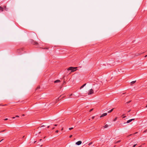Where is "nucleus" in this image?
<instances>
[{
	"label": "nucleus",
	"instance_id": "obj_1",
	"mask_svg": "<svg viewBox=\"0 0 147 147\" xmlns=\"http://www.w3.org/2000/svg\"><path fill=\"white\" fill-rule=\"evenodd\" d=\"M77 68V67H70L68 68L67 70L68 71L71 70L72 71H74L76 70V69Z\"/></svg>",
	"mask_w": 147,
	"mask_h": 147
},
{
	"label": "nucleus",
	"instance_id": "obj_2",
	"mask_svg": "<svg viewBox=\"0 0 147 147\" xmlns=\"http://www.w3.org/2000/svg\"><path fill=\"white\" fill-rule=\"evenodd\" d=\"M94 90H93L91 89H90L89 90L88 92V95H90L94 93Z\"/></svg>",
	"mask_w": 147,
	"mask_h": 147
},
{
	"label": "nucleus",
	"instance_id": "obj_3",
	"mask_svg": "<svg viewBox=\"0 0 147 147\" xmlns=\"http://www.w3.org/2000/svg\"><path fill=\"white\" fill-rule=\"evenodd\" d=\"M31 42L32 44L33 45H38V43H37V42L34 41V40H31Z\"/></svg>",
	"mask_w": 147,
	"mask_h": 147
},
{
	"label": "nucleus",
	"instance_id": "obj_4",
	"mask_svg": "<svg viewBox=\"0 0 147 147\" xmlns=\"http://www.w3.org/2000/svg\"><path fill=\"white\" fill-rule=\"evenodd\" d=\"M82 142L81 141H79L76 143V144L77 145H79L81 144Z\"/></svg>",
	"mask_w": 147,
	"mask_h": 147
},
{
	"label": "nucleus",
	"instance_id": "obj_5",
	"mask_svg": "<svg viewBox=\"0 0 147 147\" xmlns=\"http://www.w3.org/2000/svg\"><path fill=\"white\" fill-rule=\"evenodd\" d=\"M107 115V113H105L103 114L102 115H101L100 116V117H104L105 116Z\"/></svg>",
	"mask_w": 147,
	"mask_h": 147
},
{
	"label": "nucleus",
	"instance_id": "obj_6",
	"mask_svg": "<svg viewBox=\"0 0 147 147\" xmlns=\"http://www.w3.org/2000/svg\"><path fill=\"white\" fill-rule=\"evenodd\" d=\"M61 82L60 80H57L55 81L54 82L55 83H57V82Z\"/></svg>",
	"mask_w": 147,
	"mask_h": 147
},
{
	"label": "nucleus",
	"instance_id": "obj_7",
	"mask_svg": "<svg viewBox=\"0 0 147 147\" xmlns=\"http://www.w3.org/2000/svg\"><path fill=\"white\" fill-rule=\"evenodd\" d=\"M86 84H83L80 87V89H81L82 88H83L84 86H86Z\"/></svg>",
	"mask_w": 147,
	"mask_h": 147
},
{
	"label": "nucleus",
	"instance_id": "obj_8",
	"mask_svg": "<svg viewBox=\"0 0 147 147\" xmlns=\"http://www.w3.org/2000/svg\"><path fill=\"white\" fill-rule=\"evenodd\" d=\"M114 109V108H113V109H111V110H110V111H108V113H110L112 111H113V110Z\"/></svg>",
	"mask_w": 147,
	"mask_h": 147
},
{
	"label": "nucleus",
	"instance_id": "obj_9",
	"mask_svg": "<svg viewBox=\"0 0 147 147\" xmlns=\"http://www.w3.org/2000/svg\"><path fill=\"white\" fill-rule=\"evenodd\" d=\"M131 121H132V120H131V119H130V120H128L127 122H126V123H129L130 122H131Z\"/></svg>",
	"mask_w": 147,
	"mask_h": 147
},
{
	"label": "nucleus",
	"instance_id": "obj_10",
	"mask_svg": "<svg viewBox=\"0 0 147 147\" xmlns=\"http://www.w3.org/2000/svg\"><path fill=\"white\" fill-rule=\"evenodd\" d=\"M108 125L107 124H106L104 126V127L105 128H107L108 127Z\"/></svg>",
	"mask_w": 147,
	"mask_h": 147
},
{
	"label": "nucleus",
	"instance_id": "obj_11",
	"mask_svg": "<svg viewBox=\"0 0 147 147\" xmlns=\"http://www.w3.org/2000/svg\"><path fill=\"white\" fill-rule=\"evenodd\" d=\"M0 10L2 11H3V8L0 6Z\"/></svg>",
	"mask_w": 147,
	"mask_h": 147
},
{
	"label": "nucleus",
	"instance_id": "obj_12",
	"mask_svg": "<svg viewBox=\"0 0 147 147\" xmlns=\"http://www.w3.org/2000/svg\"><path fill=\"white\" fill-rule=\"evenodd\" d=\"M117 119V117H116L113 120V121H115Z\"/></svg>",
	"mask_w": 147,
	"mask_h": 147
},
{
	"label": "nucleus",
	"instance_id": "obj_13",
	"mask_svg": "<svg viewBox=\"0 0 147 147\" xmlns=\"http://www.w3.org/2000/svg\"><path fill=\"white\" fill-rule=\"evenodd\" d=\"M121 142V140H118V141H117V142H115V144H116V143H119L120 142Z\"/></svg>",
	"mask_w": 147,
	"mask_h": 147
},
{
	"label": "nucleus",
	"instance_id": "obj_14",
	"mask_svg": "<svg viewBox=\"0 0 147 147\" xmlns=\"http://www.w3.org/2000/svg\"><path fill=\"white\" fill-rule=\"evenodd\" d=\"M136 82V81H132L131 82V83L132 84H134V83H135Z\"/></svg>",
	"mask_w": 147,
	"mask_h": 147
},
{
	"label": "nucleus",
	"instance_id": "obj_15",
	"mask_svg": "<svg viewBox=\"0 0 147 147\" xmlns=\"http://www.w3.org/2000/svg\"><path fill=\"white\" fill-rule=\"evenodd\" d=\"M92 144V142H90V143H89L88 144V145L89 146H90Z\"/></svg>",
	"mask_w": 147,
	"mask_h": 147
},
{
	"label": "nucleus",
	"instance_id": "obj_16",
	"mask_svg": "<svg viewBox=\"0 0 147 147\" xmlns=\"http://www.w3.org/2000/svg\"><path fill=\"white\" fill-rule=\"evenodd\" d=\"M4 9H5V10L7 11V9L6 8V7L5 6L4 7Z\"/></svg>",
	"mask_w": 147,
	"mask_h": 147
},
{
	"label": "nucleus",
	"instance_id": "obj_17",
	"mask_svg": "<svg viewBox=\"0 0 147 147\" xmlns=\"http://www.w3.org/2000/svg\"><path fill=\"white\" fill-rule=\"evenodd\" d=\"M73 129V127H71V128H69V130H71V129Z\"/></svg>",
	"mask_w": 147,
	"mask_h": 147
},
{
	"label": "nucleus",
	"instance_id": "obj_18",
	"mask_svg": "<svg viewBox=\"0 0 147 147\" xmlns=\"http://www.w3.org/2000/svg\"><path fill=\"white\" fill-rule=\"evenodd\" d=\"M93 110V109L92 108L89 111V112H91V111H92Z\"/></svg>",
	"mask_w": 147,
	"mask_h": 147
},
{
	"label": "nucleus",
	"instance_id": "obj_19",
	"mask_svg": "<svg viewBox=\"0 0 147 147\" xmlns=\"http://www.w3.org/2000/svg\"><path fill=\"white\" fill-rule=\"evenodd\" d=\"M137 144H135L134 145H133V147H135V146L136 145H137Z\"/></svg>",
	"mask_w": 147,
	"mask_h": 147
},
{
	"label": "nucleus",
	"instance_id": "obj_20",
	"mask_svg": "<svg viewBox=\"0 0 147 147\" xmlns=\"http://www.w3.org/2000/svg\"><path fill=\"white\" fill-rule=\"evenodd\" d=\"M59 132V131L58 130H56L55 131V132L56 133H57Z\"/></svg>",
	"mask_w": 147,
	"mask_h": 147
},
{
	"label": "nucleus",
	"instance_id": "obj_21",
	"mask_svg": "<svg viewBox=\"0 0 147 147\" xmlns=\"http://www.w3.org/2000/svg\"><path fill=\"white\" fill-rule=\"evenodd\" d=\"M147 131V129H146L144 131V132L145 133V132H146Z\"/></svg>",
	"mask_w": 147,
	"mask_h": 147
},
{
	"label": "nucleus",
	"instance_id": "obj_22",
	"mask_svg": "<svg viewBox=\"0 0 147 147\" xmlns=\"http://www.w3.org/2000/svg\"><path fill=\"white\" fill-rule=\"evenodd\" d=\"M94 117H95V116H93L92 117V119H93L94 118Z\"/></svg>",
	"mask_w": 147,
	"mask_h": 147
},
{
	"label": "nucleus",
	"instance_id": "obj_23",
	"mask_svg": "<svg viewBox=\"0 0 147 147\" xmlns=\"http://www.w3.org/2000/svg\"><path fill=\"white\" fill-rule=\"evenodd\" d=\"M7 119H8L6 118V119H4V120H5V121H6V120H7Z\"/></svg>",
	"mask_w": 147,
	"mask_h": 147
},
{
	"label": "nucleus",
	"instance_id": "obj_24",
	"mask_svg": "<svg viewBox=\"0 0 147 147\" xmlns=\"http://www.w3.org/2000/svg\"><path fill=\"white\" fill-rule=\"evenodd\" d=\"M19 117V116L18 115H16V117Z\"/></svg>",
	"mask_w": 147,
	"mask_h": 147
},
{
	"label": "nucleus",
	"instance_id": "obj_25",
	"mask_svg": "<svg viewBox=\"0 0 147 147\" xmlns=\"http://www.w3.org/2000/svg\"><path fill=\"white\" fill-rule=\"evenodd\" d=\"M54 126H57V124H55V125H53Z\"/></svg>",
	"mask_w": 147,
	"mask_h": 147
},
{
	"label": "nucleus",
	"instance_id": "obj_26",
	"mask_svg": "<svg viewBox=\"0 0 147 147\" xmlns=\"http://www.w3.org/2000/svg\"><path fill=\"white\" fill-rule=\"evenodd\" d=\"M131 120H132V121H133V120H134L135 119H131Z\"/></svg>",
	"mask_w": 147,
	"mask_h": 147
},
{
	"label": "nucleus",
	"instance_id": "obj_27",
	"mask_svg": "<svg viewBox=\"0 0 147 147\" xmlns=\"http://www.w3.org/2000/svg\"><path fill=\"white\" fill-rule=\"evenodd\" d=\"M72 137V135H71L69 136V138H71Z\"/></svg>",
	"mask_w": 147,
	"mask_h": 147
},
{
	"label": "nucleus",
	"instance_id": "obj_28",
	"mask_svg": "<svg viewBox=\"0 0 147 147\" xmlns=\"http://www.w3.org/2000/svg\"><path fill=\"white\" fill-rule=\"evenodd\" d=\"M45 126V125H42V126H41V127H44V126Z\"/></svg>",
	"mask_w": 147,
	"mask_h": 147
},
{
	"label": "nucleus",
	"instance_id": "obj_29",
	"mask_svg": "<svg viewBox=\"0 0 147 147\" xmlns=\"http://www.w3.org/2000/svg\"><path fill=\"white\" fill-rule=\"evenodd\" d=\"M12 118L13 119H14L15 118V117H12Z\"/></svg>",
	"mask_w": 147,
	"mask_h": 147
},
{
	"label": "nucleus",
	"instance_id": "obj_30",
	"mask_svg": "<svg viewBox=\"0 0 147 147\" xmlns=\"http://www.w3.org/2000/svg\"><path fill=\"white\" fill-rule=\"evenodd\" d=\"M130 94H131V93H129L128 94V95H127V96H128V95H130Z\"/></svg>",
	"mask_w": 147,
	"mask_h": 147
},
{
	"label": "nucleus",
	"instance_id": "obj_31",
	"mask_svg": "<svg viewBox=\"0 0 147 147\" xmlns=\"http://www.w3.org/2000/svg\"><path fill=\"white\" fill-rule=\"evenodd\" d=\"M3 140V139L1 140L0 141V142H1Z\"/></svg>",
	"mask_w": 147,
	"mask_h": 147
},
{
	"label": "nucleus",
	"instance_id": "obj_32",
	"mask_svg": "<svg viewBox=\"0 0 147 147\" xmlns=\"http://www.w3.org/2000/svg\"><path fill=\"white\" fill-rule=\"evenodd\" d=\"M130 111H131V110H129V111H128V112H127L129 113V112H130Z\"/></svg>",
	"mask_w": 147,
	"mask_h": 147
},
{
	"label": "nucleus",
	"instance_id": "obj_33",
	"mask_svg": "<svg viewBox=\"0 0 147 147\" xmlns=\"http://www.w3.org/2000/svg\"><path fill=\"white\" fill-rule=\"evenodd\" d=\"M125 117H126V116H124V117H123V118H125Z\"/></svg>",
	"mask_w": 147,
	"mask_h": 147
},
{
	"label": "nucleus",
	"instance_id": "obj_34",
	"mask_svg": "<svg viewBox=\"0 0 147 147\" xmlns=\"http://www.w3.org/2000/svg\"><path fill=\"white\" fill-rule=\"evenodd\" d=\"M147 57V55H146L145 56V57Z\"/></svg>",
	"mask_w": 147,
	"mask_h": 147
},
{
	"label": "nucleus",
	"instance_id": "obj_35",
	"mask_svg": "<svg viewBox=\"0 0 147 147\" xmlns=\"http://www.w3.org/2000/svg\"><path fill=\"white\" fill-rule=\"evenodd\" d=\"M50 127V126H48V127H47V128H48L49 127Z\"/></svg>",
	"mask_w": 147,
	"mask_h": 147
},
{
	"label": "nucleus",
	"instance_id": "obj_36",
	"mask_svg": "<svg viewBox=\"0 0 147 147\" xmlns=\"http://www.w3.org/2000/svg\"><path fill=\"white\" fill-rule=\"evenodd\" d=\"M125 93H123V94H122V95H123V94H125Z\"/></svg>",
	"mask_w": 147,
	"mask_h": 147
},
{
	"label": "nucleus",
	"instance_id": "obj_37",
	"mask_svg": "<svg viewBox=\"0 0 147 147\" xmlns=\"http://www.w3.org/2000/svg\"><path fill=\"white\" fill-rule=\"evenodd\" d=\"M130 102V101L127 102V103H129V102Z\"/></svg>",
	"mask_w": 147,
	"mask_h": 147
},
{
	"label": "nucleus",
	"instance_id": "obj_38",
	"mask_svg": "<svg viewBox=\"0 0 147 147\" xmlns=\"http://www.w3.org/2000/svg\"><path fill=\"white\" fill-rule=\"evenodd\" d=\"M63 128H62V129H61V130L62 131L63 130Z\"/></svg>",
	"mask_w": 147,
	"mask_h": 147
},
{
	"label": "nucleus",
	"instance_id": "obj_39",
	"mask_svg": "<svg viewBox=\"0 0 147 147\" xmlns=\"http://www.w3.org/2000/svg\"><path fill=\"white\" fill-rule=\"evenodd\" d=\"M54 128H55V127H53V128H52V129H54Z\"/></svg>",
	"mask_w": 147,
	"mask_h": 147
},
{
	"label": "nucleus",
	"instance_id": "obj_40",
	"mask_svg": "<svg viewBox=\"0 0 147 147\" xmlns=\"http://www.w3.org/2000/svg\"><path fill=\"white\" fill-rule=\"evenodd\" d=\"M22 116H24V114H23V115H22Z\"/></svg>",
	"mask_w": 147,
	"mask_h": 147
},
{
	"label": "nucleus",
	"instance_id": "obj_41",
	"mask_svg": "<svg viewBox=\"0 0 147 147\" xmlns=\"http://www.w3.org/2000/svg\"><path fill=\"white\" fill-rule=\"evenodd\" d=\"M41 140H42V139H40V141H41Z\"/></svg>",
	"mask_w": 147,
	"mask_h": 147
},
{
	"label": "nucleus",
	"instance_id": "obj_42",
	"mask_svg": "<svg viewBox=\"0 0 147 147\" xmlns=\"http://www.w3.org/2000/svg\"><path fill=\"white\" fill-rule=\"evenodd\" d=\"M146 107H147V105L146 106Z\"/></svg>",
	"mask_w": 147,
	"mask_h": 147
},
{
	"label": "nucleus",
	"instance_id": "obj_43",
	"mask_svg": "<svg viewBox=\"0 0 147 147\" xmlns=\"http://www.w3.org/2000/svg\"><path fill=\"white\" fill-rule=\"evenodd\" d=\"M24 136L23 137V138H24Z\"/></svg>",
	"mask_w": 147,
	"mask_h": 147
},
{
	"label": "nucleus",
	"instance_id": "obj_44",
	"mask_svg": "<svg viewBox=\"0 0 147 147\" xmlns=\"http://www.w3.org/2000/svg\"><path fill=\"white\" fill-rule=\"evenodd\" d=\"M132 135V134H130V136H131V135Z\"/></svg>",
	"mask_w": 147,
	"mask_h": 147
},
{
	"label": "nucleus",
	"instance_id": "obj_45",
	"mask_svg": "<svg viewBox=\"0 0 147 147\" xmlns=\"http://www.w3.org/2000/svg\"><path fill=\"white\" fill-rule=\"evenodd\" d=\"M3 131H1V132H3Z\"/></svg>",
	"mask_w": 147,
	"mask_h": 147
},
{
	"label": "nucleus",
	"instance_id": "obj_46",
	"mask_svg": "<svg viewBox=\"0 0 147 147\" xmlns=\"http://www.w3.org/2000/svg\"><path fill=\"white\" fill-rule=\"evenodd\" d=\"M125 115L124 114H123V116L124 115Z\"/></svg>",
	"mask_w": 147,
	"mask_h": 147
}]
</instances>
